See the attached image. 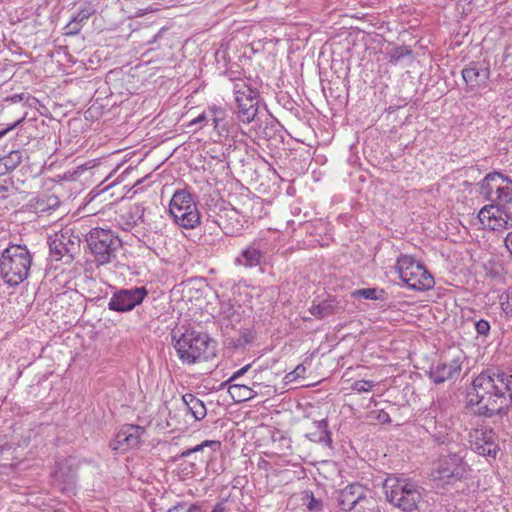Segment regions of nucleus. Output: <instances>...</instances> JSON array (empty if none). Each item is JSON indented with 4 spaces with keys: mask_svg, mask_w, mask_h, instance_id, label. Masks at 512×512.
Instances as JSON below:
<instances>
[{
    "mask_svg": "<svg viewBox=\"0 0 512 512\" xmlns=\"http://www.w3.org/2000/svg\"><path fill=\"white\" fill-rule=\"evenodd\" d=\"M468 397L480 416L505 414L512 406V375L500 369H487L473 379Z\"/></svg>",
    "mask_w": 512,
    "mask_h": 512,
    "instance_id": "f257e3e1",
    "label": "nucleus"
},
{
    "mask_svg": "<svg viewBox=\"0 0 512 512\" xmlns=\"http://www.w3.org/2000/svg\"><path fill=\"white\" fill-rule=\"evenodd\" d=\"M174 340V348L179 360L184 365L208 361L216 356L215 342L207 335L194 330H186Z\"/></svg>",
    "mask_w": 512,
    "mask_h": 512,
    "instance_id": "f03ea898",
    "label": "nucleus"
},
{
    "mask_svg": "<svg viewBox=\"0 0 512 512\" xmlns=\"http://www.w3.org/2000/svg\"><path fill=\"white\" fill-rule=\"evenodd\" d=\"M32 256L26 246L11 245L0 258V274L5 283L17 286L29 275Z\"/></svg>",
    "mask_w": 512,
    "mask_h": 512,
    "instance_id": "7ed1b4c3",
    "label": "nucleus"
},
{
    "mask_svg": "<svg viewBox=\"0 0 512 512\" xmlns=\"http://www.w3.org/2000/svg\"><path fill=\"white\" fill-rule=\"evenodd\" d=\"M86 241L98 266L112 262L122 246V241L114 231L100 227L92 228Z\"/></svg>",
    "mask_w": 512,
    "mask_h": 512,
    "instance_id": "20e7f679",
    "label": "nucleus"
},
{
    "mask_svg": "<svg viewBox=\"0 0 512 512\" xmlns=\"http://www.w3.org/2000/svg\"><path fill=\"white\" fill-rule=\"evenodd\" d=\"M386 500L403 512H415L422 495L414 484L400 479H386L384 482Z\"/></svg>",
    "mask_w": 512,
    "mask_h": 512,
    "instance_id": "39448f33",
    "label": "nucleus"
},
{
    "mask_svg": "<svg viewBox=\"0 0 512 512\" xmlns=\"http://www.w3.org/2000/svg\"><path fill=\"white\" fill-rule=\"evenodd\" d=\"M396 270L401 280L410 289L425 291L433 288L435 281L433 276L421 263L408 255H401L397 259Z\"/></svg>",
    "mask_w": 512,
    "mask_h": 512,
    "instance_id": "423d86ee",
    "label": "nucleus"
},
{
    "mask_svg": "<svg viewBox=\"0 0 512 512\" xmlns=\"http://www.w3.org/2000/svg\"><path fill=\"white\" fill-rule=\"evenodd\" d=\"M169 213L176 224L186 229H193L200 223V213L194 196L185 189L174 192Z\"/></svg>",
    "mask_w": 512,
    "mask_h": 512,
    "instance_id": "0eeeda50",
    "label": "nucleus"
},
{
    "mask_svg": "<svg viewBox=\"0 0 512 512\" xmlns=\"http://www.w3.org/2000/svg\"><path fill=\"white\" fill-rule=\"evenodd\" d=\"M233 93L236 102V115L242 123L255 121L258 114V91L253 89L246 80L236 79L233 82Z\"/></svg>",
    "mask_w": 512,
    "mask_h": 512,
    "instance_id": "6e6552de",
    "label": "nucleus"
},
{
    "mask_svg": "<svg viewBox=\"0 0 512 512\" xmlns=\"http://www.w3.org/2000/svg\"><path fill=\"white\" fill-rule=\"evenodd\" d=\"M468 466L464 461V456L459 453L449 454L439 459L433 472L436 486L445 487L454 485L466 477Z\"/></svg>",
    "mask_w": 512,
    "mask_h": 512,
    "instance_id": "1a4fd4ad",
    "label": "nucleus"
},
{
    "mask_svg": "<svg viewBox=\"0 0 512 512\" xmlns=\"http://www.w3.org/2000/svg\"><path fill=\"white\" fill-rule=\"evenodd\" d=\"M481 191L491 205L505 208L512 204V180L499 172L489 173L483 179Z\"/></svg>",
    "mask_w": 512,
    "mask_h": 512,
    "instance_id": "9d476101",
    "label": "nucleus"
},
{
    "mask_svg": "<svg viewBox=\"0 0 512 512\" xmlns=\"http://www.w3.org/2000/svg\"><path fill=\"white\" fill-rule=\"evenodd\" d=\"M80 242L79 236L74 235L71 230L56 233L49 242L50 256L55 261L64 260L65 263H70L80 251Z\"/></svg>",
    "mask_w": 512,
    "mask_h": 512,
    "instance_id": "9b49d317",
    "label": "nucleus"
},
{
    "mask_svg": "<svg viewBox=\"0 0 512 512\" xmlns=\"http://www.w3.org/2000/svg\"><path fill=\"white\" fill-rule=\"evenodd\" d=\"M221 449V442L217 440H205L201 444L193 448H189L181 452L179 458L188 459L190 472L198 470L203 465L210 467L216 452Z\"/></svg>",
    "mask_w": 512,
    "mask_h": 512,
    "instance_id": "f8f14e48",
    "label": "nucleus"
},
{
    "mask_svg": "<svg viewBox=\"0 0 512 512\" xmlns=\"http://www.w3.org/2000/svg\"><path fill=\"white\" fill-rule=\"evenodd\" d=\"M147 296L145 287L121 289L115 292L109 300V310L116 312H128L141 304Z\"/></svg>",
    "mask_w": 512,
    "mask_h": 512,
    "instance_id": "ddd939ff",
    "label": "nucleus"
},
{
    "mask_svg": "<svg viewBox=\"0 0 512 512\" xmlns=\"http://www.w3.org/2000/svg\"><path fill=\"white\" fill-rule=\"evenodd\" d=\"M481 223L490 227L491 230L502 232L512 229V214L502 207L487 205L478 213Z\"/></svg>",
    "mask_w": 512,
    "mask_h": 512,
    "instance_id": "4468645a",
    "label": "nucleus"
},
{
    "mask_svg": "<svg viewBox=\"0 0 512 512\" xmlns=\"http://www.w3.org/2000/svg\"><path fill=\"white\" fill-rule=\"evenodd\" d=\"M145 429L139 425L126 424L121 427L115 436L113 449L126 451L137 448L140 445L141 438Z\"/></svg>",
    "mask_w": 512,
    "mask_h": 512,
    "instance_id": "2eb2a0df",
    "label": "nucleus"
},
{
    "mask_svg": "<svg viewBox=\"0 0 512 512\" xmlns=\"http://www.w3.org/2000/svg\"><path fill=\"white\" fill-rule=\"evenodd\" d=\"M462 77L469 90H474L486 86L490 77V69L485 63L471 62L462 70Z\"/></svg>",
    "mask_w": 512,
    "mask_h": 512,
    "instance_id": "dca6fc26",
    "label": "nucleus"
},
{
    "mask_svg": "<svg viewBox=\"0 0 512 512\" xmlns=\"http://www.w3.org/2000/svg\"><path fill=\"white\" fill-rule=\"evenodd\" d=\"M365 499V488L358 483H354L347 485L340 491L338 496V505L343 511H351L357 504Z\"/></svg>",
    "mask_w": 512,
    "mask_h": 512,
    "instance_id": "f3484780",
    "label": "nucleus"
},
{
    "mask_svg": "<svg viewBox=\"0 0 512 512\" xmlns=\"http://www.w3.org/2000/svg\"><path fill=\"white\" fill-rule=\"evenodd\" d=\"M461 370V361L459 358H454L449 361L439 362L430 370V378L435 383H443L446 380L452 379L458 375Z\"/></svg>",
    "mask_w": 512,
    "mask_h": 512,
    "instance_id": "a211bd4d",
    "label": "nucleus"
},
{
    "mask_svg": "<svg viewBox=\"0 0 512 512\" xmlns=\"http://www.w3.org/2000/svg\"><path fill=\"white\" fill-rule=\"evenodd\" d=\"M306 437L315 443H324L330 445L332 442L331 434L328 431V422L326 419L313 422L311 428L306 433Z\"/></svg>",
    "mask_w": 512,
    "mask_h": 512,
    "instance_id": "6ab92c4d",
    "label": "nucleus"
},
{
    "mask_svg": "<svg viewBox=\"0 0 512 512\" xmlns=\"http://www.w3.org/2000/svg\"><path fill=\"white\" fill-rule=\"evenodd\" d=\"M182 401L187 407L188 412L199 421L207 415V409L204 402L191 393H186L182 396Z\"/></svg>",
    "mask_w": 512,
    "mask_h": 512,
    "instance_id": "aec40b11",
    "label": "nucleus"
},
{
    "mask_svg": "<svg viewBox=\"0 0 512 512\" xmlns=\"http://www.w3.org/2000/svg\"><path fill=\"white\" fill-rule=\"evenodd\" d=\"M341 307L335 299H326L319 304H313L309 312L318 319H324L339 312Z\"/></svg>",
    "mask_w": 512,
    "mask_h": 512,
    "instance_id": "412c9836",
    "label": "nucleus"
},
{
    "mask_svg": "<svg viewBox=\"0 0 512 512\" xmlns=\"http://www.w3.org/2000/svg\"><path fill=\"white\" fill-rule=\"evenodd\" d=\"M210 121L212 122L214 129L218 135L229 132V125L227 118V112L222 107L212 106L209 107Z\"/></svg>",
    "mask_w": 512,
    "mask_h": 512,
    "instance_id": "4be33fe9",
    "label": "nucleus"
},
{
    "mask_svg": "<svg viewBox=\"0 0 512 512\" xmlns=\"http://www.w3.org/2000/svg\"><path fill=\"white\" fill-rule=\"evenodd\" d=\"M263 257L262 252L254 246H249L236 258V263L244 267H255L260 264Z\"/></svg>",
    "mask_w": 512,
    "mask_h": 512,
    "instance_id": "5701e85b",
    "label": "nucleus"
},
{
    "mask_svg": "<svg viewBox=\"0 0 512 512\" xmlns=\"http://www.w3.org/2000/svg\"><path fill=\"white\" fill-rule=\"evenodd\" d=\"M228 392L236 403L245 402L257 396V392L254 391L253 388L242 384L230 385Z\"/></svg>",
    "mask_w": 512,
    "mask_h": 512,
    "instance_id": "b1692460",
    "label": "nucleus"
},
{
    "mask_svg": "<svg viewBox=\"0 0 512 512\" xmlns=\"http://www.w3.org/2000/svg\"><path fill=\"white\" fill-rule=\"evenodd\" d=\"M23 159V153L19 150H14L7 155L0 157V175L6 174L16 169Z\"/></svg>",
    "mask_w": 512,
    "mask_h": 512,
    "instance_id": "393cba45",
    "label": "nucleus"
},
{
    "mask_svg": "<svg viewBox=\"0 0 512 512\" xmlns=\"http://www.w3.org/2000/svg\"><path fill=\"white\" fill-rule=\"evenodd\" d=\"M494 432L487 428H475L471 429L468 433V441L470 443L471 449L474 450V446H480L485 440L493 437Z\"/></svg>",
    "mask_w": 512,
    "mask_h": 512,
    "instance_id": "a878e982",
    "label": "nucleus"
},
{
    "mask_svg": "<svg viewBox=\"0 0 512 512\" xmlns=\"http://www.w3.org/2000/svg\"><path fill=\"white\" fill-rule=\"evenodd\" d=\"M474 451L479 455L496 457L498 445L496 443L495 434L493 437L485 440L480 446H474Z\"/></svg>",
    "mask_w": 512,
    "mask_h": 512,
    "instance_id": "bb28decb",
    "label": "nucleus"
},
{
    "mask_svg": "<svg viewBox=\"0 0 512 512\" xmlns=\"http://www.w3.org/2000/svg\"><path fill=\"white\" fill-rule=\"evenodd\" d=\"M95 13V8L90 2L83 3L79 9L76 15L72 17L74 22H78L81 25L91 16Z\"/></svg>",
    "mask_w": 512,
    "mask_h": 512,
    "instance_id": "cd10ccee",
    "label": "nucleus"
},
{
    "mask_svg": "<svg viewBox=\"0 0 512 512\" xmlns=\"http://www.w3.org/2000/svg\"><path fill=\"white\" fill-rule=\"evenodd\" d=\"M383 291H380V295H378V290L375 288H363V289H357L351 292L352 298H363V299H371V300H378L382 298Z\"/></svg>",
    "mask_w": 512,
    "mask_h": 512,
    "instance_id": "c85d7f7f",
    "label": "nucleus"
},
{
    "mask_svg": "<svg viewBox=\"0 0 512 512\" xmlns=\"http://www.w3.org/2000/svg\"><path fill=\"white\" fill-rule=\"evenodd\" d=\"M303 501L308 510L317 512L322 509V502L319 499H316L311 492H305L303 495Z\"/></svg>",
    "mask_w": 512,
    "mask_h": 512,
    "instance_id": "c756f323",
    "label": "nucleus"
},
{
    "mask_svg": "<svg viewBox=\"0 0 512 512\" xmlns=\"http://www.w3.org/2000/svg\"><path fill=\"white\" fill-rule=\"evenodd\" d=\"M411 54V50L406 47V46H398V47H395L393 48L390 52H389V61L391 63H394L396 64L397 62H399L403 57H405L406 55H409Z\"/></svg>",
    "mask_w": 512,
    "mask_h": 512,
    "instance_id": "7c9ffc66",
    "label": "nucleus"
},
{
    "mask_svg": "<svg viewBox=\"0 0 512 512\" xmlns=\"http://www.w3.org/2000/svg\"><path fill=\"white\" fill-rule=\"evenodd\" d=\"M168 512H203L201 507L196 504L179 503L170 508Z\"/></svg>",
    "mask_w": 512,
    "mask_h": 512,
    "instance_id": "2f4dec72",
    "label": "nucleus"
},
{
    "mask_svg": "<svg viewBox=\"0 0 512 512\" xmlns=\"http://www.w3.org/2000/svg\"><path fill=\"white\" fill-rule=\"evenodd\" d=\"M375 383L371 380H358L352 384V390L359 393L369 392L373 389Z\"/></svg>",
    "mask_w": 512,
    "mask_h": 512,
    "instance_id": "473e14b6",
    "label": "nucleus"
},
{
    "mask_svg": "<svg viewBox=\"0 0 512 512\" xmlns=\"http://www.w3.org/2000/svg\"><path fill=\"white\" fill-rule=\"evenodd\" d=\"M501 307L506 315L512 317V287H509L505 292V300L501 298Z\"/></svg>",
    "mask_w": 512,
    "mask_h": 512,
    "instance_id": "72a5a7b5",
    "label": "nucleus"
},
{
    "mask_svg": "<svg viewBox=\"0 0 512 512\" xmlns=\"http://www.w3.org/2000/svg\"><path fill=\"white\" fill-rule=\"evenodd\" d=\"M476 331L479 335H488L490 331V324L488 321L481 319L475 323Z\"/></svg>",
    "mask_w": 512,
    "mask_h": 512,
    "instance_id": "f704fd0d",
    "label": "nucleus"
},
{
    "mask_svg": "<svg viewBox=\"0 0 512 512\" xmlns=\"http://www.w3.org/2000/svg\"><path fill=\"white\" fill-rule=\"evenodd\" d=\"M306 372V368L303 365H298L292 372H290L286 378L293 381L299 377H302Z\"/></svg>",
    "mask_w": 512,
    "mask_h": 512,
    "instance_id": "c9c22d12",
    "label": "nucleus"
},
{
    "mask_svg": "<svg viewBox=\"0 0 512 512\" xmlns=\"http://www.w3.org/2000/svg\"><path fill=\"white\" fill-rule=\"evenodd\" d=\"M81 27L82 25L80 23L74 22V20L71 19V21L65 27L66 34L75 35L80 31Z\"/></svg>",
    "mask_w": 512,
    "mask_h": 512,
    "instance_id": "e433bc0d",
    "label": "nucleus"
},
{
    "mask_svg": "<svg viewBox=\"0 0 512 512\" xmlns=\"http://www.w3.org/2000/svg\"><path fill=\"white\" fill-rule=\"evenodd\" d=\"M251 367V364H247L241 369L237 370L229 379L227 382H233L236 379H238L240 376L244 375Z\"/></svg>",
    "mask_w": 512,
    "mask_h": 512,
    "instance_id": "4c0bfd02",
    "label": "nucleus"
},
{
    "mask_svg": "<svg viewBox=\"0 0 512 512\" xmlns=\"http://www.w3.org/2000/svg\"><path fill=\"white\" fill-rule=\"evenodd\" d=\"M209 116H210L209 111L208 112H204L201 115H199L197 118L192 120L190 124L191 125H195V124L201 123L203 121H210V117Z\"/></svg>",
    "mask_w": 512,
    "mask_h": 512,
    "instance_id": "58836bf2",
    "label": "nucleus"
},
{
    "mask_svg": "<svg viewBox=\"0 0 512 512\" xmlns=\"http://www.w3.org/2000/svg\"><path fill=\"white\" fill-rule=\"evenodd\" d=\"M504 245L510 255L512 256V231L509 232L506 237L504 238Z\"/></svg>",
    "mask_w": 512,
    "mask_h": 512,
    "instance_id": "ea45409f",
    "label": "nucleus"
},
{
    "mask_svg": "<svg viewBox=\"0 0 512 512\" xmlns=\"http://www.w3.org/2000/svg\"><path fill=\"white\" fill-rule=\"evenodd\" d=\"M23 119L24 118H21L18 121H16L15 123H13L10 126H8L6 129L1 130L0 131V138L3 137L5 134H7L9 131L13 130L15 127H17L23 121Z\"/></svg>",
    "mask_w": 512,
    "mask_h": 512,
    "instance_id": "a19ab883",
    "label": "nucleus"
},
{
    "mask_svg": "<svg viewBox=\"0 0 512 512\" xmlns=\"http://www.w3.org/2000/svg\"><path fill=\"white\" fill-rule=\"evenodd\" d=\"M23 119L24 118H21L18 121H16L15 123H13L10 126H8L6 129L1 130L0 131V138L3 137L5 134H7L9 131L13 130L15 127H17L23 121Z\"/></svg>",
    "mask_w": 512,
    "mask_h": 512,
    "instance_id": "79ce46f5",
    "label": "nucleus"
},
{
    "mask_svg": "<svg viewBox=\"0 0 512 512\" xmlns=\"http://www.w3.org/2000/svg\"><path fill=\"white\" fill-rule=\"evenodd\" d=\"M209 468L212 469V471L214 473L218 474V475L224 472V468L222 466L214 468L212 466V462H210V467Z\"/></svg>",
    "mask_w": 512,
    "mask_h": 512,
    "instance_id": "37998d69",
    "label": "nucleus"
},
{
    "mask_svg": "<svg viewBox=\"0 0 512 512\" xmlns=\"http://www.w3.org/2000/svg\"><path fill=\"white\" fill-rule=\"evenodd\" d=\"M212 512H226L225 507L222 504H217Z\"/></svg>",
    "mask_w": 512,
    "mask_h": 512,
    "instance_id": "c03bdc74",
    "label": "nucleus"
},
{
    "mask_svg": "<svg viewBox=\"0 0 512 512\" xmlns=\"http://www.w3.org/2000/svg\"><path fill=\"white\" fill-rule=\"evenodd\" d=\"M49 200L51 201V206L58 205V199L56 197H51Z\"/></svg>",
    "mask_w": 512,
    "mask_h": 512,
    "instance_id": "a18cd8bd",
    "label": "nucleus"
},
{
    "mask_svg": "<svg viewBox=\"0 0 512 512\" xmlns=\"http://www.w3.org/2000/svg\"><path fill=\"white\" fill-rule=\"evenodd\" d=\"M161 32H162V30H160V31L158 32V34H156V35H155V36H154V37L149 41V43H154V42H156V40H157V38L159 37V35H160V33H161Z\"/></svg>",
    "mask_w": 512,
    "mask_h": 512,
    "instance_id": "49530a36",
    "label": "nucleus"
},
{
    "mask_svg": "<svg viewBox=\"0 0 512 512\" xmlns=\"http://www.w3.org/2000/svg\"><path fill=\"white\" fill-rule=\"evenodd\" d=\"M388 417H389V416H388V414H387V413H383V415H382V418H381V419H382V420H384V421H386V420L388 419Z\"/></svg>",
    "mask_w": 512,
    "mask_h": 512,
    "instance_id": "de8ad7c7",
    "label": "nucleus"
},
{
    "mask_svg": "<svg viewBox=\"0 0 512 512\" xmlns=\"http://www.w3.org/2000/svg\"><path fill=\"white\" fill-rule=\"evenodd\" d=\"M6 190H7V188H6V187H4V186H0V192H4V191H6Z\"/></svg>",
    "mask_w": 512,
    "mask_h": 512,
    "instance_id": "09e8293b",
    "label": "nucleus"
}]
</instances>
